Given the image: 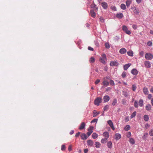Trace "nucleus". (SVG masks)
<instances>
[{"label": "nucleus", "instance_id": "nucleus-1", "mask_svg": "<svg viewBox=\"0 0 153 153\" xmlns=\"http://www.w3.org/2000/svg\"><path fill=\"white\" fill-rule=\"evenodd\" d=\"M102 57L99 59V61L102 63L105 64V61L107 60L106 56L105 54L103 53L101 55Z\"/></svg>", "mask_w": 153, "mask_h": 153}, {"label": "nucleus", "instance_id": "nucleus-2", "mask_svg": "<svg viewBox=\"0 0 153 153\" xmlns=\"http://www.w3.org/2000/svg\"><path fill=\"white\" fill-rule=\"evenodd\" d=\"M102 102V99L101 98L98 97L95 99L94 102L95 105L98 106L100 103Z\"/></svg>", "mask_w": 153, "mask_h": 153}, {"label": "nucleus", "instance_id": "nucleus-3", "mask_svg": "<svg viewBox=\"0 0 153 153\" xmlns=\"http://www.w3.org/2000/svg\"><path fill=\"white\" fill-rule=\"evenodd\" d=\"M153 57L152 55L150 53H146L145 55V57L147 59H151Z\"/></svg>", "mask_w": 153, "mask_h": 153}, {"label": "nucleus", "instance_id": "nucleus-4", "mask_svg": "<svg viewBox=\"0 0 153 153\" xmlns=\"http://www.w3.org/2000/svg\"><path fill=\"white\" fill-rule=\"evenodd\" d=\"M121 135L120 134L116 133L114 136V139L116 140H117L121 138Z\"/></svg>", "mask_w": 153, "mask_h": 153}, {"label": "nucleus", "instance_id": "nucleus-5", "mask_svg": "<svg viewBox=\"0 0 153 153\" xmlns=\"http://www.w3.org/2000/svg\"><path fill=\"white\" fill-rule=\"evenodd\" d=\"M119 63L116 61H111L110 65L111 66H117L119 65Z\"/></svg>", "mask_w": 153, "mask_h": 153}, {"label": "nucleus", "instance_id": "nucleus-6", "mask_svg": "<svg viewBox=\"0 0 153 153\" xmlns=\"http://www.w3.org/2000/svg\"><path fill=\"white\" fill-rule=\"evenodd\" d=\"M131 9L133 10V12L135 14H138L139 13V10L137 9L136 7H131Z\"/></svg>", "mask_w": 153, "mask_h": 153}, {"label": "nucleus", "instance_id": "nucleus-7", "mask_svg": "<svg viewBox=\"0 0 153 153\" xmlns=\"http://www.w3.org/2000/svg\"><path fill=\"white\" fill-rule=\"evenodd\" d=\"M107 122L112 129L114 130L115 129V128H114L113 122H112V121L110 120H108Z\"/></svg>", "mask_w": 153, "mask_h": 153}, {"label": "nucleus", "instance_id": "nucleus-8", "mask_svg": "<svg viewBox=\"0 0 153 153\" xmlns=\"http://www.w3.org/2000/svg\"><path fill=\"white\" fill-rule=\"evenodd\" d=\"M110 97L108 95H106L104 97L103 99V101L104 102H107L109 101Z\"/></svg>", "mask_w": 153, "mask_h": 153}, {"label": "nucleus", "instance_id": "nucleus-9", "mask_svg": "<svg viewBox=\"0 0 153 153\" xmlns=\"http://www.w3.org/2000/svg\"><path fill=\"white\" fill-rule=\"evenodd\" d=\"M144 65L146 67L150 68L151 66V65L149 61H145L144 62Z\"/></svg>", "mask_w": 153, "mask_h": 153}, {"label": "nucleus", "instance_id": "nucleus-10", "mask_svg": "<svg viewBox=\"0 0 153 153\" xmlns=\"http://www.w3.org/2000/svg\"><path fill=\"white\" fill-rule=\"evenodd\" d=\"M101 5L102 7L105 9H107L108 7V4L105 2H103L101 3Z\"/></svg>", "mask_w": 153, "mask_h": 153}, {"label": "nucleus", "instance_id": "nucleus-11", "mask_svg": "<svg viewBox=\"0 0 153 153\" xmlns=\"http://www.w3.org/2000/svg\"><path fill=\"white\" fill-rule=\"evenodd\" d=\"M80 136L81 139L83 140H86L88 137L86 134L85 133L82 134L80 135Z\"/></svg>", "mask_w": 153, "mask_h": 153}, {"label": "nucleus", "instance_id": "nucleus-12", "mask_svg": "<svg viewBox=\"0 0 153 153\" xmlns=\"http://www.w3.org/2000/svg\"><path fill=\"white\" fill-rule=\"evenodd\" d=\"M127 52V50L124 48L120 49L119 51V52L121 54H124Z\"/></svg>", "mask_w": 153, "mask_h": 153}, {"label": "nucleus", "instance_id": "nucleus-13", "mask_svg": "<svg viewBox=\"0 0 153 153\" xmlns=\"http://www.w3.org/2000/svg\"><path fill=\"white\" fill-rule=\"evenodd\" d=\"M102 135L104 137H105V138L107 139L108 138L109 136V134L108 132H104L103 133Z\"/></svg>", "mask_w": 153, "mask_h": 153}, {"label": "nucleus", "instance_id": "nucleus-14", "mask_svg": "<svg viewBox=\"0 0 153 153\" xmlns=\"http://www.w3.org/2000/svg\"><path fill=\"white\" fill-rule=\"evenodd\" d=\"M102 84L104 86L107 87L109 85V82L107 80H104L102 82Z\"/></svg>", "mask_w": 153, "mask_h": 153}, {"label": "nucleus", "instance_id": "nucleus-15", "mask_svg": "<svg viewBox=\"0 0 153 153\" xmlns=\"http://www.w3.org/2000/svg\"><path fill=\"white\" fill-rule=\"evenodd\" d=\"M116 17L119 19H122L123 17V15L122 13H119L116 14Z\"/></svg>", "mask_w": 153, "mask_h": 153}, {"label": "nucleus", "instance_id": "nucleus-16", "mask_svg": "<svg viewBox=\"0 0 153 153\" xmlns=\"http://www.w3.org/2000/svg\"><path fill=\"white\" fill-rule=\"evenodd\" d=\"M87 143L88 146H92L93 145V142L91 140H88L87 142Z\"/></svg>", "mask_w": 153, "mask_h": 153}, {"label": "nucleus", "instance_id": "nucleus-17", "mask_svg": "<svg viewBox=\"0 0 153 153\" xmlns=\"http://www.w3.org/2000/svg\"><path fill=\"white\" fill-rule=\"evenodd\" d=\"M131 73L134 75H136L138 73L137 70L135 69L134 68L132 69L131 71Z\"/></svg>", "mask_w": 153, "mask_h": 153}, {"label": "nucleus", "instance_id": "nucleus-18", "mask_svg": "<svg viewBox=\"0 0 153 153\" xmlns=\"http://www.w3.org/2000/svg\"><path fill=\"white\" fill-rule=\"evenodd\" d=\"M90 14L91 16L93 18H94L96 16V13L93 10H91Z\"/></svg>", "mask_w": 153, "mask_h": 153}, {"label": "nucleus", "instance_id": "nucleus-19", "mask_svg": "<svg viewBox=\"0 0 153 153\" xmlns=\"http://www.w3.org/2000/svg\"><path fill=\"white\" fill-rule=\"evenodd\" d=\"M143 92L145 95L148 94L149 91L148 89L147 88L144 87L143 89Z\"/></svg>", "mask_w": 153, "mask_h": 153}, {"label": "nucleus", "instance_id": "nucleus-20", "mask_svg": "<svg viewBox=\"0 0 153 153\" xmlns=\"http://www.w3.org/2000/svg\"><path fill=\"white\" fill-rule=\"evenodd\" d=\"M146 109L148 111H149L152 108V106L151 105L149 104H148L146 105L145 107Z\"/></svg>", "mask_w": 153, "mask_h": 153}, {"label": "nucleus", "instance_id": "nucleus-21", "mask_svg": "<svg viewBox=\"0 0 153 153\" xmlns=\"http://www.w3.org/2000/svg\"><path fill=\"white\" fill-rule=\"evenodd\" d=\"M131 65V64L129 63L127 64L124 65L123 66V68L124 70H127Z\"/></svg>", "mask_w": 153, "mask_h": 153}, {"label": "nucleus", "instance_id": "nucleus-22", "mask_svg": "<svg viewBox=\"0 0 153 153\" xmlns=\"http://www.w3.org/2000/svg\"><path fill=\"white\" fill-rule=\"evenodd\" d=\"M139 105L140 106L142 107L143 105V101L142 99H140L138 102Z\"/></svg>", "mask_w": 153, "mask_h": 153}, {"label": "nucleus", "instance_id": "nucleus-23", "mask_svg": "<svg viewBox=\"0 0 153 153\" xmlns=\"http://www.w3.org/2000/svg\"><path fill=\"white\" fill-rule=\"evenodd\" d=\"M132 2V0H127L126 2V6L129 7Z\"/></svg>", "mask_w": 153, "mask_h": 153}, {"label": "nucleus", "instance_id": "nucleus-24", "mask_svg": "<svg viewBox=\"0 0 153 153\" xmlns=\"http://www.w3.org/2000/svg\"><path fill=\"white\" fill-rule=\"evenodd\" d=\"M85 124L84 122L82 123L79 128V129L80 130H82L85 127Z\"/></svg>", "mask_w": 153, "mask_h": 153}, {"label": "nucleus", "instance_id": "nucleus-25", "mask_svg": "<svg viewBox=\"0 0 153 153\" xmlns=\"http://www.w3.org/2000/svg\"><path fill=\"white\" fill-rule=\"evenodd\" d=\"M107 146L109 148H111L112 146V144L111 141H108L107 142Z\"/></svg>", "mask_w": 153, "mask_h": 153}, {"label": "nucleus", "instance_id": "nucleus-26", "mask_svg": "<svg viewBox=\"0 0 153 153\" xmlns=\"http://www.w3.org/2000/svg\"><path fill=\"white\" fill-rule=\"evenodd\" d=\"M129 141L130 143L131 144H134L135 143L134 140L132 138H129Z\"/></svg>", "mask_w": 153, "mask_h": 153}, {"label": "nucleus", "instance_id": "nucleus-27", "mask_svg": "<svg viewBox=\"0 0 153 153\" xmlns=\"http://www.w3.org/2000/svg\"><path fill=\"white\" fill-rule=\"evenodd\" d=\"M149 116L145 114L143 116V119L146 121H147L149 120Z\"/></svg>", "mask_w": 153, "mask_h": 153}, {"label": "nucleus", "instance_id": "nucleus-28", "mask_svg": "<svg viewBox=\"0 0 153 153\" xmlns=\"http://www.w3.org/2000/svg\"><path fill=\"white\" fill-rule=\"evenodd\" d=\"M93 113L94 114L93 117H95L100 114V112H97L96 110H94L93 111Z\"/></svg>", "mask_w": 153, "mask_h": 153}, {"label": "nucleus", "instance_id": "nucleus-29", "mask_svg": "<svg viewBox=\"0 0 153 153\" xmlns=\"http://www.w3.org/2000/svg\"><path fill=\"white\" fill-rule=\"evenodd\" d=\"M120 7L123 10H125L126 8V6L124 4H121Z\"/></svg>", "mask_w": 153, "mask_h": 153}, {"label": "nucleus", "instance_id": "nucleus-30", "mask_svg": "<svg viewBox=\"0 0 153 153\" xmlns=\"http://www.w3.org/2000/svg\"><path fill=\"white\" fill-rule=\"evenodd\" d=\"M95 145L96 148H99L100 147V144L99 142H97L95 143Z\"/></svg>", "mask_w": 153, "mask_h": 153}, {"label": "nucleus", "instance_id": "nucleus-31", "mask_svg": "<svg viewBox=\"0 0 153 153\" xmlns=\"http://www.w3.org/2000/svg\"><path fill=\"white\" fill-rule=\"evenodd\" d=\"M127 54L129 56H133V53L132 51H129L127 52Z\"/></svg>", "mask_w": 153, "mask_h": 153}, {"label": "nucleus", "instance_id": "nucleus-32", "mask_svg": "<svg viewBox=\"0 0 153 153\" xmlns=\"http://www.w3.org/2000/svg\"><path fill=\"white\" fill-rule=\"evenodd\" d=\"M92 136L93 138L94 139H96L97 137L98 136L96 133H94L92 134Z\"/></svg>", "mask_w": 153, "mask_h": 153}, {"label": "nucleus", "instance_id": "nucleus-33", "mask_svg": "<svg viewBox=\"0 0 153 153\" xmlns=\"http://www.w3.org/2000/svg\"><path fill=\"white\" fill-rule=\"evenodd\" d=\"M107 139L105 138L102 139L101 140V142L102 143H106Z\"/></svg>", "mask_w": 153, "mask_h": 153}, {"label": "nucleus", "instance_id": "nucleus-34", "mask_svg": "<svg viewBox=\"0 0 153 153\" xmlns=\"http://www.w3.org/2000/svg\"><path fill=\"white\" fill-rule=\"evenodd\" d=\"M88 131L87 133V135H88V137L92 133L93 131L90 130V129H88Z\"/></svg>", "mask_w": 153, "mask_h": 153}, {"label": "nucleus", "instance_id": "nucleus-35", "mask_svg": "<svg viewBox=\"0 0 153 153\" xmlns=\"http://www.w3.org/2000/svg\"><path fill=\"white\" fill-rule=\"evenodd\" d=\"M122 30L125 32L128 30V28L126 26L123 25L122 26Z\"/></svg>", "mask_w": 153, "mask_h": 153}, {"label": "nucleus", "instance_id": "nucleus-36", "mask_svg": "<svg viewBox=\"0 0 153 153\" xmlns=\"http://www.w3.org/2000/svg\"><path fill=\"white\" fill-rule=\"evenodd\" d=\"M117 103V100L116 99H114L113 100L112 104L113 105H115Z\"/></svg>", "mask_w": 153, "mask_h": 153}, {"label": "nucleus", "instance_id": "nucleus-37", "mask_svg": "<svg viewBox=\"0 0 153 153\" xmlns=\"http://www.w3.org/2000/svg\"><path fill=\"white\" fill-rule=\"evenodd\" d=\"M123 94L126 97H127L128 96V94L126 92H123Z\"/></svg>", "mask_w": 153, "mask_h": 153}, {"label": "nucleus", "instance_id": "nucleus-38", "mask_svg": "<svg viewBox=\"0 0 153 153\" xmlns=\"http://www.w3.org/2000/svg\"><path fill=\"white\" fill-rule=\"evenodd\" d=\"M130 126L129 125H127L124 128V129L125 130L128 131L130 129Z\"/></svg>", "mask_w": 153, "mask_h": 153}, {"label": "nucleus", "instance_id": "nucleus-39", "mask_svg": "<svg viewBox=\"0 0 153 153\" xmlns=\"http://www.w3.org/2000/svg\"><path fill=\"white\" fill-rule=\"evenodd\" d=\"M136 112L134 111L131 114V118H132L135 117V116L136 115Z\"/></svg>", "mask_w": 153, "mask_h": 153}, {"label": "nucleus", "instance_id": "nucleus-40", "mask_svg": "<svg viewBox=\"0 0 153 153\" xmlns=\"http://www.w3.org/2000/svg\"><path fill=\"white\" fill-rule=\"evenodd\" d=\"M91 8H94V10H95V11H96V10H97V7H96V5L94 4L93 5H91Z\"/></svg>", "mask_w": 153, "mask_h": 153}, {"label": "nucleus", "instance_id": "nucleus-41", "mask_svg": "<svg viewBox=\"0 0 153 153\" xmlns=\"http://www.w3.org/2000/svg\"><path fill=\"white\" fill-rule=\"evenodd\" d=\"M95 59L93 57H91L90 58V60H89L90 62L91 63H94L95 62Z\"/></svg>", "mask_w": 153, "mask_h": 153}, {"label": "nucleus", "instance_id": "nucleus-42", "mask_svg": "<svg viewBox=\"0 0 153 153\" xmlns=\"http://www.w3.org/2000/svg\"><path fill=\"white\" fill-rule=\"evenodd\" d=\"M148 135V134L147 133H144L143 136V139H145L147 137Z\"/></svg>", "mask_w": 153, "mask_h": 153}, {"label": "nucleus", "instance_id": "nucleus-43", "mask_svg": "<svg viewBox=\"0 0 153 153\" xmlns=\"http://www.w3.org/2000/svg\"><path fill=\"white\" fill-rule=\"evenodd\" d=\"M126 72H123L122 74V76L123 78H124L126 77Z\"/></svg>", "mask_w": 153, "mask_h": 153}, {"label": "nucleus", "instance_id": "nucleus-44", "mask_svg": "<svg viewBox=\"0 0 153 153\" xmlns=\"http://www.w3.org/2000/svg\"><path fill=\"white\" fill-rule=\"evenodd\" d=\"M134 106L135 107L137 108L138 107V104L137 101H135L134 102Z\"/></svg>", "mask_w": 153, "mask_h": 153}, {"label": "nucleus", "instance_id": "nucleus-45", "mask_svg": "<svg viewBox=\"0 0 153 153\" xmlns=\"http://www.w3.org/2000/svg\"><path fill=\"white\" fill-rule=\"evenodd\" d=\"M110 84L111 85L114 86V83L113 80H111L110 81Z\"/></svg>", "mask_w": 153, "mask_h": 153}, {"label": "nucleus", "instance_id": "nucleus-46", "mask_svg": "<svg viewBox=\"0 0 153 153\" xmlns=\"http://www.w3.org/2000/svg\"><path fill=\"white\" fill-rule=\"evenodd\" d=\"M152 42L149 41L147 42V45L149 46H152Z\"/></svg>", "mask_w": 153, "mask_h": 153}, {"label": "nucleus", "instance_id": "nucleus-47", "mask_svg": "<svg viewBox=\"0 0 153 153\" xmlns=\"http://www.w3.org/2000/svg\"><path fill=\"white\" fill-rule=\"evenodd\" d=\"M62 151H64L65 149V146L64 145H62L61 148Z\"/></svg>", "mask_w": 153, "mask_h": 153}, {"label": "nucleus", "instance_id": "nucleus-48", "mask_svg": "<svg viewBox=\"0 0 153 153\" xmlns=\"http://www.w3.org/2000/svg\"><path fill=\"white\" fill-rule=\"evenodd\" d=\"M105 46L106 48H110L109 44L108 43H106L105 44Z\"/></svg>", "mask_w": 153, "mask_h": 153}, {"label": "nucleus", "instance_id": "nucleus-49", "mask_svg": "<svg viewBox=\"0 0 153 153\" xmlns=\"http://www.w3.org/2000/svg\"><path fill=\"white\" fill-rule=\"evenodd\" d=\"M109 108V105H105L104 108V111H106L107 110H108Z\"/></svg>", "mask_w": 153, "mask_h": 153}, {"label": "nucleus", "instance_id": "nucleus-50", "mask_svg": "<svg viewBox=\"0 0 153 153\" xmlns=\"http://www.w3.org/2000/svg\"><path fill=\"white\" fill-rule=\"evenodd\" d=\"M136 88V86L135 85H132V89L133 91H135Z\"/></svg>", "mask_w": 153, "mask_h": 153}, {"label": "nucleus", "instance_id": "nucleus-51", "mask_svg": "<svg viewBox=\"0 0 153 153\" xmlns=\"http://www.w3.org/2000/svg\"><path fill=\"white\" fill-rule=\"evenodd\" d=\"M98 119H94L93 120H92L91 123H97V121Z\"/></svg>", "mask_w": 153, "mask_h": 153}, {"label": "nucleus", "instance_id": "nucleus-52", "mask_svg": "<svg viewBox=\"0 0 153 153\" xmlns=\"http://www.w3.org/2000/svg\"><path fill=\"white\" fill-rule=\"evenodd\" d=\"M149 134L151 136H153V129H151L149 132Z\"/></svg>", "mask_w": 153, "mask_h": 153}, {"label": "nucleus", "instance_id": "nucleus-53", "mask_svg": "<svg viewBox=\"0 0 153 153\" xmlns=\"http://www.w3.org/2000/svg\"><path fill=\"white\" fill-rule=\"evenodd\" d=\"M131 136V133L130 132H128L126 134V136L128 137H129Z\"/></svg>", "mask_w": 153, "mask_h": 153}, {"label": "nucleus", "instance_id": "nucleus-54", "mask_svg": "<svg viewBox=\"0 0 153 153\" xmlns=\"http://www.w3.org/2000/svg\"><path fill=\"white\" fill-rule=\"evenodd\" d=\"M144 54V52L143 51H141L139 53V54L141 56H143Z\"/></svg>", "mask_w": 153, "mask_h": 153}, {"label": "nucleus", "instance_id": "nucleus-55", "mask_svg": "<svg viewBox=\"0 0 153 153\" xmlns=\"http://www.w3.org/2000/svg\"><path fill=\"white\" fill-rule=\"evenodd\" d=\"M127 34L130 35L131 33V31L130 30H127L126 32H125Z\"/></svg>", "mask_w": 153, "mask_h": 153}, {"label": "nucleus", "instance_id": "nucleus-56", "mask_svg": "<svg viewBox=\"0 0 153 153\" xmlns=\"http://www.w3.org/2000/svg\"><path fill=\"white\" fill-rule=\"evenodd\" d=\"M100 82V80L99 79H97L95 81V83L96 85L97 84Z\"/></svg>", "mask_w": 153, "mask_h": 153}, {"label": "nucleus", "instance_id": "nucleus-57", "mask_svg": "<svg viewBox=\"0 0 153 153\" xmlns=\"http://www.w3.org/2000/svg\"><path fill=\"white\" fill-rule=\"evenodd\" d=\"M100 21L102 22H104V19L103 17H100Z\"/></svg>", "mask_w": 153, "mask_h": 153}, {"label": "nucleus", "instance_id": "nucleus-58", "mask_svg": "<svg viewBox=\"0 0 153 153\" xmlns=\"http://www.w3.org/2000/svg\"><path fill=\"white\" fill-rule=\"evenodd\" d=\"M80 134V132H78L75 135V136L76 137H78V136H79V135Z\"/></svg>", "mask_w": 153, "mask_h": 153}, {"label": "nucleus", "instance_id": "nucleus-59", "mask_svg": "<svg viewBox=\"0 0 153 153\" xmlns=\"http://www.w3.org/2000/svg\"><path fill=\"white\" fill-rule=\"evenodd\" d=\"M148 98L149 99H150L152 97V95L151 94H148Z\"/></svg>", "mask_w": 153, "mask_h": 153}, {"label": "nucleus", "instance_id": "nucleus-60", "mask_svg": "<svg viewBox=\"0 0 153 153\" xmlns=\"http://www.w3.org/2000/svg\"><path fill=\"white\" fill-rule=\"evenodd\" d=\"M132 27L133 29L135 30V29H137V26L136 25H132Z\"/></svg>", "mask_w": 153, "mask_h": 153}, {"label": "nucleus", "instance_id": "nucleus-61", "mask_svg": "<svg viewBox=\"0 0 153 153\" xmlns=\"http://www.w3.org/2000/svg\"><path fill=\"white\" fill-rule=\"evenodd\" d=\"M88 50L90 51H93L94 50V49L92 48L91 47H88Z\"/></svg>", "mask_w": 153, "mask_h": 153}, {"label": "nucleus", "instance_id": "nucleus-62", "mask_svg": "<svg viewBox=\"0 0 153 153\" xmlns=\"http://www.w3.org/2000/svg\"><path fill=\"white\" fill-rule=\"evenodd\" d=\"M149 127V125L148 124H146L145 125V127L146 129L148 128Z\"/></svg>", "mask_w": 153, "mask_h": 153}, {"label": "nucleus", "instance_id": "nucleus-63", "mask_svg": "<svg viewBox=\"0 0 153 153\" xmlns=\"http://www.w3.org/2000/svg\"><path fill=\"white\" fill-rule=\"evenodd\" d=\"M68 150L69 151H71L72 150V147H71V146L70 145L69 146L68 148Z\"/></svg>", "mask_w": 153, "mask_h": 153}, {"label": "nucleus", "instance_id": "nucleus-64", "mask_svg": "<svg viewBox=\"0 0 153 153\" xmlns=\"http://www.w3.org/2000/svg\"><path fill=\"white\" fill-rule=\"evenodd\" d=\"M111 88H110V87H108L106 89V91H110L111 89Z\"/></svg>", "mask_w": 153, "mask_h": 153}]
</instances>
